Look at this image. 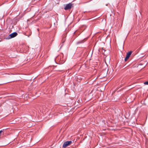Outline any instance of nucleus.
Instances as JSON below:
<instances>
[{"label": "nucleus", "instance_id": "obj_8", "mask_svg": "<svg viewBox=\"0 0 148 148\" xmlns=\"http://www.w3.org/2000/svg\"><path fill=\"white\" fill-rule=\"evenodd\" d=\"M144 84L145 85H148V81L144 82Z\"/></svg>", "mask_w": 148, "mask_h": 148}, {"label": "nucleus", "instance_id": "obj_9", "mask_svg": "<svg viewBox=\"0 0 148 148\" xmlns=\"http://www.w3.org/2000/svg\"><path fill=\"white\" fill-rule=\"evenodd\" d=\"M59 71H61V70H59Z\"/></svg>", "mask_w": 148, "mask_h": 148}, {"label": "nucleus", "instance_id": "obj_5", "mask_svg": "<svg viewBox=\"0 0 148 148\" xmlns=\"http://www.w3.org/2000/svg\"><path fill=\"white\" fill-rule=\"evenodd\" d=\"M84 42V40H79L76 42V44H79L81 43H83Z\"/></svg>", "mask_w": 148, "mask_h": 148}, {"label": "nucleus", "instance_id": "obj_2", "mask_svg": "<svg viewBox=\"0 0 148 148\" xmlns=\"http://www.w3.org/2000/svg\"><path fill=\"white\" fill-rule=\"evenodd\" d=\"M72 5V4L71 3H69L66 4V5H64V6L65 7L64 9L65 10H68L71 8V7Z\"/></svg>", "mask_w": 148, "mask_h": 148}, {"label": "nucleus", "instance_id": "obj_1", "mask_svg": "<svg viewBox=\"0 0 148 148\" xmlns=\"http://www.w3.org/2000/svg\"><path fill=\"white\" fill-rule=\"evenodd\" d=\"M18 35V34L16 32H14L12 34H10L8 36V39H10L12 38H13L16 36Z\"/></svg>", "mask_w": 148, "mask_h": 148}, {"label": "nucleus", "instance_id": "obj_4", "mask_svg": "<svg viewBox=\"0 0 148 148\" xmlns=\"http://www.w3.org/2000/svg\"><path fill=\"white\" fill-rule=\"evenodd\" d=\"M132 52L133 51H130L127 53L125 59V61H126L129 59Z\"/></svg>", "mask_w": 148, "mask_h": 148}, {"label": "nucleus", "instance_id": "obj_3", "mask_svg": "<svg viewBox=\"0 0 148 148\" xmlns=\"http://www.w3.org/2000/svg\"><path fill=\"white\" fill-rule=\"evenodd\" d=\"M72 143L71 141H66L64 142L63 145L62 147H63L65 148L67 146L69 145Z\"/></svg>", "mask_w": 148, "mask_h": 148}, {"label": "nucleus", "instance_id": "obj_6", "mask_svg": "<svg viewBox=\"0 0 148 148\" xmlns=\"http://www.w3.org/2000/svg\"><path fill=\"white\" fill-rule=\"evenodd\" d=\"M3 132V131L2 130H1L0 131V138H1V134Z\"/></svg>", "mask_w": 148, "mask_h": 148}, {"label": "nucleus", "instance_id": "obj_7", "mask_svg": "<svg viewBox=\"0 0 148 148\" xmlns=\"http://www.w3.org/2000/svg\"><path fill=\"white\" fill-rule=\"evenodd\" d=\"M106 50L103 48H102V53H104Z\"/></svg>", "mask_w": 148, "mask_h": 148}]
</instances>
